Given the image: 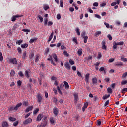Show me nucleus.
<instances>
[{"label":"nucleus","mask_w":127,"mask_h":127,"mask_svg":"<svg viewBox=\"0 0 127 127\" xmlns=\"http://www.w3.org/2000/svg\"><path fill=\"white\" fill-rule=\"evenodd\" d=\"M20 16H20V15H15V16H13L12 17V20L11 21H13V22H14L16 20V18H18V17H20Z\"/></svg>","instance_id":"9d476101"},{"label":"nucleus","mask_w":127,"mask_h":127,"mask_svg":"<svg viewBox=\"0 0 127 127\" xmlns=\"http://www.w3.org/2000/svg\"><path fill=\"white\" fill-rule=\"evenodd\" d=\"M49 9V6H47V5H45L44 6V9L45 10H47L48 9Z\"/></svg>","instance_id":"5fc2aeb1"},{"label":"nucleus","mask_w":127,"mask_h":127,"mask_svg":"<svg viewBox=\"0 0 127 127\" xmlns=\"http://www.w3.org/2000/svg\"><path fill=\"white\" fill-rule=\"evenodd\" d=\"M64 55H65V56H68V52H67V51H64Z\"/></svg>","instance_id":"774afa93"},{"label":"nucleus","mask_w":127,"mask_h":127,"mask_svg":"<svg viewBox=\"0 0 127 127\" xmlns=\"http://www.w3.org/2000/svg\"><path fill=\"white\" fill-rule=\"evenodd\" d=\"M28 47V44H27L26 43L21 45V47L22 48H27Z\"/></svg>","instance_id":"aec40b11"},{"label":"nucleus","mask_w":127,"mask_h":127,"mask_svg":"<svg viewBox=\"0 0 127 127\" xmlns=\"http://www.w3.org/2000/svg\"><path fill=\"white\" fill-rule=\"evenodd\" d=\"M93 6H96V7L99 5V3L98 2H95L93 4Z\"/></svg>","instance_id":"338daca9"},{"label":"nucleus","mask_w":127,"mask_h":127,"mask_svg":"<svg viewBox=\"0 0 127 127\" xmlns=\"http://www.w3.org/2000/svg\"><path fill=\"white\" fill-rule=\"evenodd\" d=\"M53 24V23L52 21H49L48 22V25L49 26H51V25H52Z\"/></svg>","instance_id":"680f3d73"},{"label":"nucleus","mask_w":127,"mask_h":127,"mask_svg":"<svg viewBox=\"0 0 127 127\" xmlns=\"http://www.w3.org/2000/svg\"><path fill=\"white\" fill-rule=\"evenodd\" d=\"M37 18L40 20V22H43V18L42 17V16H41V15H38Z\"/></svg>","instance_id":"a211bd4d"},{"label":"nucleus","mask_w":127,"mask_h":127,"mask_svg":"<svg viewBox=\"0 0 127 127\" xmlns=\"http://www.w3.org/2000/svg\"><path fill=\"white\" fill-rule=\"evenodd\" d=\"M117 45H124V42L123 41H120L119 42L116 43Z\"/></svg>","instance_id":"c03bdc74"},{"label":"nucleus","mask_w":127,"mask_h":127,"mask_svg":"<svg viewBox=\"0 0 127 127\" xmlns=\"http://www.w3.org/2000/svg\"><path fill=\"white\" fill-rule=\"evenodd\" d=\"M22 82L20 80H19L17 81V84H18V86H19V87H20V86H21V84H22Z\"/></svg>","instance_id":"4d7b16f0"},{"label":"nucleus","mask_w":127,"mask_h":127,"mask_svg":"<svg viewBox=\"0 0 127 127\" xmlns=\"http://www.w3.org/2000/svg\"><path fill=\"white\" fill-rule=\"evenodd\" d=\"M57 89L60 95H62V92H61V90H60V88H59V86H57Z\"/></svg>","instance_id":"f704fd0d"},{"label":"nucleus","mask_w":127,"mask_h":127,"mask_svg":"<svg viewBox=\"0 0 127 127\" xmlns=\"http://www.w3.org/2000/svg\"><path fill=\"white\" fill-rule=\"evenodd\" d=\"M77 73L78 77H82V74H81V72H79V71H77Z\"/></svg>","instance_id":"e2e57ef3"},{"label":"nucleus","mask_w":127,"mask_h":127,"mask_svg":"<svg viewBox=\"0 0 127 127\" xmlns=\"http://www.w3.org/2000/svg\"><path fill=\"white\" fill-rule=\"evenodd\" d=\"M23 106H25L26 107H27V106H28V105H29L28 100L24 101L23 102Z\"/></svg>","instance_id":"412c9836"},{"label":"nucleus","mask_w":127,"mask_h":127,"mask_svg":"<svg viewBox=\"0 0 127 127\" xmlns=\"http://www.w3.org/2000/svg\"><path fill=\"white\" fill-rule=\"evenodd\" d=\"M14 75H15V72L14 71V70H11V73H10V75L12 77H13V76H14Z\"/></svg>","instance_id":"ea45409f"},{"label":"nucleus","mask_w":127,"mask_h":127,"mask_svg":"<svg viewBox=\"0 0 127 127\" xmlns=\"http://www.w3.org/2000/svg\"><path fill=\"white\" fill-rule=\"evenodd\" d=\"M113 61H115V59L114 58H111L109 60L108 62H109L110 63L113 62Z\"/></svg>","instance_id":"603ef678"},{"label":"nucleus","mask_w":127,"mask_h":127,"mask_svg":"<svg viewBox=\"0 0 127 127\" xmlns=\"http://www.w3.org/2000/svg\"><path fill=\"white\" fill-rule=\"evenodd\" d=\"M21 106H22V103H18L15 107H11L10 108V111H17V110H18V109H19L20 107H21Z\"/></svg>","instance_id":"f257e3e1"},{"label":"nucleus","mask_w":127,"mask_h":127,"mask_svg":"<svg viewBox=\"0 0 127 127\" xmlns=\"http://www.w3.org/2000/svg\"><path fill=\"white\" fill-rule=\"evenodd\" d=\"M109 103H110V100H107L105 102L104 107H106L109 105Z\"/></svg>","instance_id":"de8ad7c7"},{"label":"nucleus","mask_w":127,"mask_h":127,"mask_svg":"<svg viewBox=\"0 0 127 127\" xmlns=\"http://www.w3.org/2000/svg\"><path fill=\"white\" fill-rule=\"evenodd\" d=\"M32 109H33V106H28V108H27L25 110V113H28V112H30V111H32Z\"/></svg>","instance_id":"39448f33"},{"label":"nucleus","mask_w":127,"mask_h":127,"mask_svg":"<svg viewBox=\"0 0 127 127\" xmlns=\"http://www.w3.org/2000/svg\"><path fill=\"white\" fill-rule=\"evenodd\" d=\"M106 5H107V4L106 3V2H102V3L100 4V7H104L106 6Z\"/></svg>","instance_id":"a878e982"},{"label":"nucleus","mask_w":127,"mask_h":127,"mask_svg":"<svg viewBox=\"0 0 127 127\" xmlns=\"http://www.w3.org/2000/svg\"><path fill=\"white\" fill-rule=\"evenodd\" d=\"M69 63L70 65H74V64H75V62H74V61L70 59L69 60Z\"/></svg>","instance_id":"37998d69"},{"label":"nucleus","mask_w":127,"mask_h":127,"mask_svg":"<svg viewBox=\"0 0 127 127\" xmlns=\"http://www.w3.org/2000/svg\"><path fill=\"white\" fill-rule=\"evenodd\" d=\"M17 50H18V53H19V54H20L22 52V50H21V48H20V47H18L17 48Z\"/></svg>","instance_id":"79ce46f5"},{"label":"nucleus","mask_w":127,"mask_h":127,"mask_svg":"<svg viewBox=\"0 0 127 127\" xmlns=\"http://www.w3.org/2000/svg\"><path fill=\"white\" fill-rule=\"evenodd\" d=\"M63 5H64V1L63 0H61L60 1V6H61V7H63Z\"/></svg>","instance_id":"c9c22d12"},{"label":"nucleus","mask_w":127,"mask_h":127,"mask_svg":"<svg viewBox=\"0 0 127 127\" xmlns=\"http://www.w3.org/2000/svg\"><path fill=\"white\" fill-rule=\"evenodd\" d=\"M9 62H10V63H12L14 65L17 64V60H16V58H13L12 59H9Z\"/></svg>","instance_id":"f03ea898"},{"label":"nucleus","mask_w":127,"mask_h":127,"mask_svg":"<svg viewBox=\"0 0 127 127\" xmlns=\"http://www.w3.org/2000/svg\"><path fill=\"white\" fill-rule=\"evenodd\" d=\"M106 72V69L104 67H101L99 69V72Z\"/></svg>","instance_id":"2f4dec72"},{"label":"nucleus","mask_w":127,"mask_h":127,"mask_svg":"<svg viewBox=\"0 0 127 127\" xmlns=\"http://www.w3.org/2000/svg\"><path fill=\"white\" fill-rule=\"evenodd\" d=\"M107 37L109 40H112L113 39V37H112V36L110 34L108 35Z\"/></svg>","instance_id":"bf43d9fd"},{"label":"nucleus","mask_w":127,"mask_h":127,"mask_svg":"<svg viewBox=\"0 0 127 127\" xmlns=\"http://www.w3.org/2000/svg\"><path fill=\"white\" fill-rule=\"evenodd\" d=\"M97 124L98 126H100L102 124V121L98 120L97 121Z\"/></svg>","instance_id":"13d9d810"},{"label":"nucleus","mask_w":127,"mask_h":127,"mask_svg":"<svg viewBox=\"0 0 127 127\" xmlns=\"http://www.w3.org/2000/svg\"><path fill=\"white\" fill-rule=\"evenodd\" d=\"M64 67L67 69V70H70L71 69V66H70V64H69V62H66L65 64H64Z\"/></svg>","instance_id":"423d86ee"},{"label":"nucleus","mask_w":127,"mask_h":127,"mask_svg":"<svg viewBox=\"0 0 127 127\" xmlns=\"http://www.w3.org/2000/svg\"><path fill=\"white\" fill-rule=\"evenodd\" d=\"M53 102L55 103V104H57V99L55 97L53 98Z\"/></svg>","instance_id":"09e8293b"},{"label":"nucleus","mask_w":127,"mask_h":127,"mask_svg":"<svg viewBox=\"0 0 127 127\" xmlns=\"http://www.w3.org/2000/svg\"><path fill=\"white\" fill-rule=\"evenodd\" d=\"M107 93L112 94L113 93V89H111V88L109 87L107 89Z\"/></svg>","instance_id":"4be33fe9"},{"label":"nucleus","mask_w":127,"mask_h":127,"mask_svg":"<svg viewBox=\"0 0 127 127\" xmlns=\"http://www.w3.org/2000/svg\"><path fill=\"white\" fill-rule=\"evenodd\" d=\"M25 75L27 78H29V73H28V71H27V70H26L25 71Z\"/></svg>","instance_id":"e433bc0d"},{"label":"nucleus","mask_w":127,"mask_h":127,"mask_svg":"<svg viewBox=\"0 0 127 127\" xmlns=\"http://www.w3.org/2000/svg\"><path fill=\"white\" fill-rule=\"evenodd\" d=\"M31 122H32V119H31V118H29L24 121L23 123L24 125H27L28 124H30Z\"/></svg>","instance_id":"7ed1b4c3"},{"label":"nucleus","mask_w":127,"mask_h":127,"mask_svg":"<svg viewBox=\"0 0 127 127\" xmlns=\"http://www.w3.org/2000/svg\"><path fill=\"white\" fill-rule=\"evenodd\" d=\"M36 97L38 100V103H41V102H42V96H41V95L39 93H38L37 94Z\"/></svg>","instance_id":"20e7f679"},{"label":"nucleus","mask_w":127,"mask_h":127,"mask_svg":"<svg viewBox=\"0 0 127 127\" xmlns=\"http://www.w3.org/2000/svg\"><path fill=\"white\" fill-rule=\"evenodd\" d=\"M9 121H10L11 122H14V121H16V118H13L12 117H10L9 118Z\"/></svg>","instance_id":"bb28decb"},{"label":"nucleus","mask_w":127,"mask_h":127,"mask_svg":"<svg viewBox=\"0 0 127 127\" xmlns=\"http://www.w3.org/2000/svg\"><path fill=\"white\" fill-rule=\"evenodd\" d=\"M57 19H60L61 18V16L60 15V14H58L57 15Z\"/></svg>","instance_id":"69168bd1"},{"label":"nucleus","mask_w":127,"mask_h":127,"mask_svg":"<svg viewBox=\"0 0 127 127\" xmlns=\"http://www.w3.org/2000/svg\"><path fill=\"white\" fill-rule=\"evenodd\" d=\"M2 127H8V123L7 122L4 121L2 123Z\"/></svg>","instance_id":"4468645a"},{"label":"nucleus","mask_w":127,"mask_h":127,"mask_svg":"<svg viewBox=\"0 0 127 127\" xmlns=\"http://www.w3.org/2000/svg\"><path fill=\"white\" fill-rule=\"evenodd\" d=\"M83 38L84 39V43H87V41H88V37H87V36H86L85 37H83Z\"/></svg>","instance_id":"473e14b6"},{"label":"nucleus","mask_w":127,"mask_h":127,"mask_svg":"<svg viewBox=\"0 0 127 127\" xmlns=\"http://www.w3.org/2000/svg\"><path fill=\"white\" fill-rule=\"evenodd\" d=\"M59 88L61 89H63V88H64V84L63 83L61 84Z\"/></svg>","instance_id":"0e129e2a"},{"label":"nucleus","mask_w":127,"mask_h":127,"mask_svg":"<svg viewBox=\"0 0 127 127\" xmlns=\"http://www.w3.org/2000/svg\"><path fill=\"white\" fill-rule=\"evenodd\" d=\"M61 50H65L66 49V47H65L64 45H62L61 47Z\"/></svg>","instance_id":"8fccbe9b"},{"label":"nucleus","mask_w":127,"mask_h":127,"mask_svg":"<svg viewBox=\"0 0 127 127\" xmlns=\"http://www.w3.org/2000/svg\"><path fill=\"white\" fill-rule=\"evenodd\" d=\"M35 40H36V39H31L30 40V43H33V42H34V41H35Z\"/></svg>","instance_id":"052dcab7"},{"label":"nucleus","mask_w":127,"mask_h":127,"mask_svg":"<svg viewBox=\"0 0 127 127\" xmlns=\"http://www.w3.org/2000/svg\"><path fill=\"white\" fill-rule=\"evenodd\" d=\"M81 35L82 37H86V32H82Z\"/></svg>","instance_id":"3c124183"},{"label":"nucleus","mask_w":127,"mask_h":127,"mask_svg":"<svg viewBox=\"0 0 127 127\" xmlns=\"http://www.w3.org/2000/svg\"><path fill=\"white\" fill-rule=\"evenodd\" d=\"M48 22V19L47 18L44 19V24L45 25H47Z\"/></svg>","instance_id":"a18cd8bd"},{"label":"nucleus","mask_w":127,"mask_h":127,"mask_svg":"<svg viewBox=\"0 0 127 127\" xmlns=\"http://www.w3.org/2000/svg\"><path fill=\"white\" fill-rule=\"evenodd\" d=\"M83 53V50L82 49H79L77 51V53L79 56L82 55V53Z\"/></svg>","instance_id":"f3484780"},{"label":"nucleus","mask_w":127,"mask_h":127,"mask_svg":"<svg viewBox=\"0 0 127 127\" xmlns=\"http://www.w3.org/2000/svg\"><path fill=\"white\" fill-rule=\"evenodd\" d=\"M24 32H30V30L28 29H24L22 30Z\"/></svg>","instance_id":"49530a36"},{"label":"nucleus","mask_w":127,"mask_h":127,"mask_svg":"<svg viewBox=\"0 0 127 127\" xmlns=\"http://www.w3.org/2000/svg\"><path fill=\"white\" fill-rule=\"evenodd\" d=\"M54 34V33L53 31L51 33V35L49 37V39L48 40V42H49L51 41V39L53 38V35Z\"/></svg>","instance_id":"2eb2a0df"},{"label":"nucleus","mask_w":127,"mask_h":127,"mask_svg":"<svg viewBox=\"0 0 127 127\" xmlns=\"http://www.w3.org/2000/svg\"><path fill=\"white\" fill-rule=\"evenodd\" d=\"M127 76V72H125L124 73H123V74L122 75V78H126V77Z\"/></svg>","instance_id":"864d4df0"},{"label":"nucleus","mask_w":127,"mask_h":127,"mask_svg":"<svg viewBox=\"0 0 127 127\" xmlns=\"http://www.w3.org/2000/svg\"><path fill=\"white\" fill-rule=\"evenodd\" d=\"M122 93H123V94H125V93H126V92H127V88H123L122 90Z\"/></svg>","instance_id":"a19ab883"},{"label":"nucleus","mask_w":127,"mask_h":127,"mask_svg":"<svg viewBox=\"0 0 127 127\" xmlns=\"http://www.w3.org/2000/svg\"><path fill=\"white\" fill-rule=\"evenodd\" d=\"M116 66H123V63L122 62H117L115 64Z\"/></svg>","instance_id":"393cba45"},{"label":"nucleus","mask_w":127,"mask_h":127,"mask_svg":"<svg viewBox=\"0 0 127 127\" xmlns=\"http://www.w3.org/2000/svg\"><path fill=\"white\" fill-rule=\"evenodd\" d=\"M38 112H39V109L37 108L33 111V114H34L35 115H36Z\"/></svg>","instance_id":"58836bf2"},{"label":"nucleus","mask_w":127,"mask_h":127,"mask_svg":"<svg viewBox=\"0 0 127 127\" xmlns=\"http://www.w3.org/2000/svg\"><path fill=\"white\" fill-rule=\"evenodd\" d=\"M111 95L110 94L108 95H105L103 97V100H106V99H108V98H110V96Z\"/></svg>","instance_id":"c85d7f7f"},{"label":"nucleus","mask_w":127,"mask_h":127,"mask_svg":"<svg viewBox=\"0 0 127 127\" xmlns=\"http://www.w3.org/2000/svg\"><path fill=\"white\" fill-rule=\"evenodd\" d=\"M43 118V115L42 114H39L37 117L36 121L37 122H40V121H41V119Z\"/></svg>","instance_id":"6e6552de"},{"label":"nucleus","mask_w":127,"mask_h":127,"mask_svg":"<svg viewBox=\"0 0 127 127\" xmlns=\"http://www.w3.org/2000/svg\"><path fill=\"white\" fill-rule=\"evenodd\" d=\"M41 125L42 127H46V126H47V121H42Z\"/></svg>","instance_id":"1a4fd4ad"},{"label":"nucleus","mask_w":127,"mask_h":127,"mask_svg":"<svg viewBox=\"0 0 127 127\" xmlns=\"http://www.w3.org/2000/svg\"><path fill=\"white\" fill-rule=\"evenodd\" d=\"M52 56L53 58L55 59V61H56V62H57V61H58V60L57 59V55H56V54H53Z\"/></svg>","instance_id":"b1692460"},{"label":"nucleus","mask_w":127,"mask_h":127,"mask_svg":"<svg viewBox=\"0 0 127 127\" xmlns=\"http://www.w3.org/2000/svg\"><path fill=\"white\" fill-rule=\"evenodd\" d=\"M101 33H102L101 31H98L95 33L94 35L96 37H98V36H100V34H101Z\"/></svg>","instance_id":"6ab92c4d"},{"label":"nucleus","mask_w":127,"mask_h":127,"mask_svg":"<svg viewBox=\"0 0 127 127\" xmlns=\"http://www.w3.org/2000/svg\"><path fill=\"white\" fill-rule=\"evenodd\" d=\"M92 82L93 83V84H97V82H98V80H97V78H93L92 79Z\"/></svg>","instance_id":"7c9ffc66"},{"label":"nucleus","mask_w":127,"mask_h":127,"mask_svg":"<svg viewBox=\"0 0 127 127\" xmlns=\"http://www.w3.org/2000/svg\"><path fill=\"white\" fill-rule=\"evenodd\" d=\"M126 84H127V80H123L121 81V85H125Z\"/></svg>","instance_id":"cd10ccee"},{"label":"nucleus","mask_w":127,"mask_h":127,"mask_svg":"<svg viewBox=\"0 0 127 127\" xmlns=\"http://www.w3.org/2000/svg\"><path fill=\"white\" fill-rule=\"evenodd\" d=\"M53 113L55 116H56L58 114V108L56 107L54 108Z\"/></svg>","instance_id":"9b49d317"},{"label":"nucleus","mask_w":127,"mask_h":127,"mask_svg":"<svg viewBox=\"0 0 127 127\" xmlns=\"http://www.w3.org/2000/svg\"><path fill=\"white\" fill-rule=\"evenodd\" d=\"M3 60V56H2V53L0 52V61Z\"/></svg>","instance_id":"4c0bfd02"},{"label":"nucleus","mask_w":127,"mask_h":127,"mask_svg":"<svg viewBox=\"0 0 127 127\" xmlns=\"http://www.w3.org/2000/svg\"><path fill=\"white\" fill-rule=\"evenodd\" d=\"M75 31L77 34V35L80 36V29H79V28H76L75 29Z\"/></svg>","instance_id":"72a5a7b5"},{"label":"nucleus","mask_w":127,"mask_h":127,"mask_svg":"<svg viewBox=\"0 0 127 127\" xmlns=\"http://www.w3.org/2000/svg\"><path fill=\"white\" fill-rule=\"evenodd\" d=\"M73 96L74 97V104H76L77 103V101H78V95L76 93H74Z\"/></svg>","instance_id":"ddd939ff"},{"label":"nucleus","mask_w":127,"mask_h":127,"mask_svg":"<svg viewBox=\"0 0 127 127\" xmlns=\"http://www.w3.org/2000/svg\"><path fill=\"white\" fill-rule=\"evenodd\" d=\"M23 41L22 40H18L16 42V44H18V45H20V44H21V43H22V42Z\"/></svg>","instance_id":"c756f323"},{"label":"nucleus","mask_w":127,"mask_h":127,"mask_svg":"<svg viewBox=\"0 0 127 127\" xmlns=\"http://www.w3.org/2000/svg\"><path fill=\"white\" fill-rule=\"evenodd\" d=\"M117 46H118V45L117 44V42H113V49H117Z\"/></svg>","instance_id":"5701e85b"},{"label":"nucleus","mask_w":127,"mask_h":127,"mask_svg":"<svg viewBox=\"0 0 127 127\" xmlns=\"http://www.w3.org/2000/svg\"><path fill=\"white\" fill-rule=\"evenodd\" d=\"M89 78H90V73H87L85 76V80L86 83H89Z\"/></svg>","instance_id":"0eeeda50"},{"label":"nucleus","mask_w":127,"mask_h":127,"mask_svg":"<svg viewBox=\"0 0 127 127\" xmlns=\"http://www.w3.org/2000/svg\"><path fill=\"white\" fill-rule=\"evenodd\" d=\"M102 49L104 50H107V46H106V42H105V41H102Z\"/></svg>","instance_id":"f8f14e48"},{"label":"nucleus","mask_w":127,"mask_h":127,"mask_svg":"<svg viewBox=\"0 0 127 127\" xmlns=\"http://www.w3.org/2000/svg\"><path fill=\"white\" fill-rule=\"evenodd\" d=\"M18 121H15V122H14V123H13V126H14V127H16V126H17V125H18Z\"/></svg>","instance_id":"6e6d98bb"},{"label":"nucleus","mask_w":127,"mask_h":127,"mask_svg":"<svg viewBox=\"0 0 127 127\" xmlns=\"http://www.w3.org/2000/svg\"><path fill=\"white\" fill-rule=\"evenodd\" d=\"M64 87L65 89H69V83H68L66 81L64 82Z\"/></svg>","instance_id":"dca6fc26"}]
</instances>
